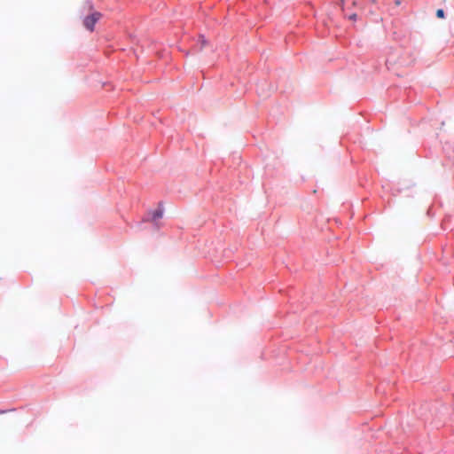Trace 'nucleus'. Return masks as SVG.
<instances>
[{
	"label": "nucleus",
	"mask_w": 454,
	"mask_h": 454,
	"mask_svg": "<svg viewBox=\"0 0 454 454\" xmlns=\"http://www.w3.org/2000/svg\"><path fill=\"white\" fill-rule=\"evenodd\" d=\"M102 14L98 12L93 11L88 14L82 20L84 27L90 31L94 30L95 24L101 19Z\"/></svg>",
	"instance_id": "obj_1"
},
{
	"label": "nucleus",
	"mask_w": 454,
	"mask_h": 454,
	"mask_svg": "<svg viewBox=\"0 0 454 454\" xmlns=\"http://www.w3.org/2000/svg\"><path fill=\"white\" fill-rule=\"evenodd\" d=\"M163 215V210L162 209H157L153 213V220L156 221L157 219L161 218Z\"/></svg>",
	"instance_id": "obj_2"
},
{
	"label": "nucleus",
	"mask_w": 454,
	"mask_h": 454,
	"mask_svg": "<svg viewBox=\"0 0 454 454\" xmlns=\"http://www.w3.org/2000/svg\"><path fill=\"white\" fill-rule=\"evenodd\" d=\"M436 17L439 19H443L445 17L444 11L442 9H438L436 11Z\"/></svg>",
	"instance_id": "obj_3"
},
{
	"label": "nucleus",
	"mask_w": 454,
	"mask_h": 454,
	"mask_svg": "<svg viewBox=\"0 0 454 454\" xmlns=\"http://www.w3.org/2000/svg\"><path fill=\"white\" fill-rule=\"evenodd\" d=\"M356 14H353V15L350 16V19H352V20L356 19Z\"/></svg>",
	"instance_id": "obj_4"
},
{
	"label": "nucleus",
	"mask_w": 454,
	"mask_h": 454,
	"mask_svg": "<svg viewBox=\"0 0 454 454\" xmlns=\"http://www.w3.org/2000/svg\"><path fill=\"white\" fill-rule=\"evenodd\" d=\"M89 11H92V6L89 5Z\"/></svg>",
	"instance_id": "obj_5"
},
{
	"label": "nucleus",
	"mask_w": 454,
	"mask_h": 454,
	"mask_svg": "<svg viewBox=\"0 0 454 454\" xmlns=\"http://www.w3.org/2000/svg\"><path fill=\"white\" fill-rule=\"evenodd\" d=\"M1 413H4V411H0V414H1Z\"/></svg>",
	"instance_id": "obj_6"
}]
</instances>
